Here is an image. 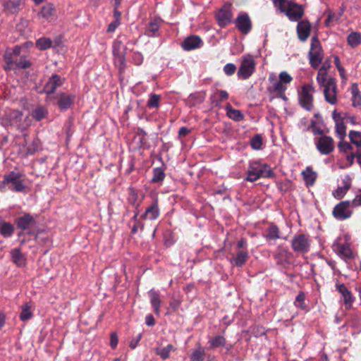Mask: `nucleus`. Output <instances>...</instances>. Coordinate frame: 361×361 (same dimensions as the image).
Instances as JSON below:
<instances>
[{
  "mask_svg": "<svg viewBox=\"0 0 361 361\" xmlns=\"http://www.w3.org/2000/svg\"><path fill=\"white\" fill-rule=\"evenodd\" d=\"M293 81L292 76L286 71H282L277 76L276 73H271L268 77L267 92L272 97L286 99L285 92L288 85Z\"/></svg>",
  "mask_w": 361,
  "mask_h": 361,
  "instance_id": "f257e3e1",
  "label": "nucleus"
},
{
  "mask_svg": "<svg viewBox=\"0 0 361 361\" xmlns=\"http://www.w3.org/2000/svg\"><path fill=\"white\" fill-rule=\"evenodd\" d=\"M245 180L255 182L260 178H270L273 176L271 167L259 161H250L248 164Z\"/></svg>",
  "mask_w": 361,
  "mask_h": 361,
  "instance_id": "f03ea898",
  "label": "nucleus"
},
{
  "mask_svg": "<svg viewBox=\"0 0 361 361\" xmlns=\"http://www.w3.org/2000/svg\"><path fill=\"white\" fill-rule=\"evenodd\" d=\"M256 62L250 54H245L241 58L240 66L237 76L240 80L248 79L255 71Z\"/></svg>",
  "mask_w": 361,
  "mask_h": 361,
  "instance_id": "7ed1b4c3",
  "label": "nucleus"
},
{
  "mask_svg": "<svg viewBox=\"0 0 361 361\" xmlns=\"http://www.w3.org/2000/svg\"><path fill=\"white\" fill-rule=\"evenodd\" d=\"M279 9L281 13H285L290 21H298L304 15L302 6L288 0H286Z\"/></svg>",
  "mask_w": 361,
  "mask_h": 361,
  "instance_id": "20e7f679",
  "label": "nucleus"
},
{
  "mask_svg": "<svg viewBox=\"0 0 361 361\" xmlns=\"http://www.w3.org/2000/svg\"><path fill=\"white\" fill-rule=\"evenodd\" d=\"M311 245L312 239L307 234H296L291 240V247L297 253H307L310 250Z\"/></svg>",
  "mask_w": 361,
  "mask_h": 361,
  "instance_id": "39448f33",
  "label": "nucleus"
},
{
  "mask_svg": "<svg viewBox=\"0 0 361 361\" xmlns=\"http://www.w3.org/2000/svg\"><path fill=\"white\" fill-rule=\"evenodd\" d=\"M309 58L310 65L314 68H317L322 61V49L317 37L312 38Z\"/></svg>",
  "mask_w": 361,
  "mask_h": 361,
  "instance_id": "423d86ee",
  "label": "nucleus"
},
{
  "mask_svg": "<svg viewBox=\"0 0 361 361\" xmlns=\"http://www.w3.org/2000/svg\"><path fill=\"white\" fill-rule=\"evenodd\" d=\"M314 143L317 149L322 155L330 154L335 149L333 138L328 135H322L314 137Z\"/></svg>",
  "mask_w": 361,
  "mask_h": 361,
  "instance_id": "0eeeda50",
  "label": "nucleus"
},
{
  "mask_svg": "<svg viewBox=\"0 0 361 361\" xmlns=\"http://www.w3.org/2000/svg\"><path fill=\"white\" fill-rule=\"evenodd\" d=\"M314 88L310 85H304L299 92V102L301 106L307 111L313 109V93Z\"/></svg>",
  "mask_w": 361,
  "mask_h": 361,
  "instance_id": "6e6552de",
  "label": "nucleus"
},
{
  "mask_svg": "<svg viewBox=\"0 0 361 361\" xmlns=\"http://www.w3.org/2000/svg\"><path fill=\"white\" fill-rule=\"evenodd\" d=\"M6 183L8 184V190L14 192H23L25 189L23 175L19 172L11 171L6 174Z\"/></svg>",
  "mask_w": 361,
  "mask_h": 361,
  "instance_id": "1a4fd4ad",
  "label": "nucleus"
},
{
  "mask_svg": "<svg viewBox=\"0 0 361 361\" xmlns=\"http://www.w3.org/2000/svg\"><path fill=\"white\" fill-rule=\"evenodd\" d=\"M333 250L343 260H348L353 257V253L350 244L342 239H337L332 245Z\"/></svg>",
  "mask_w": 361,
  "mask_h": 361,
  "instance_id": "9d476101",
  "label": "nucleus"
},
{
  "mask_svg": "<svg viewBox=\"0 0 361 361\" xmlns=\"http://www.w3.org/2000/svg\"><path fill=\"white\" fill-rule=\"evenodd\" d=\"M63 83V79L59 75H52L44 86L43 92L47 94L46 101L51 102L54 98L51 94L55 92L57 87L61 86Z\"/></svg>",
  "mask_w": 361,
  "mask_h": 361,
  "instance_id": "9b49d317",
  "label": "nucleus"
},
{
  "mask_svg": "<svg viewBox=\"0 0 361 361\" xmlns=\"http://www.w3.org/2000/svg\"><path fill=\"white\" fill-rule=\"evenodd\" d=\"M18 228L21 229L27 233H31L32 228L36 226V220L30 214H25L16 220Z\"/></svg>",
  "mask_w": 361,
  "mask_h": 361,
  "instance_id": "f8f14e48",
  "label": "nucleus"
},
{
  "mask_svg": "<svg viewBox=\"0 0 361 361\" xmlns=\"http://www.w3.org/2000/svg\"><path fill=\"white\" fill-rule=\"evenodd\" d=\"M216 18L218 25L221 27H224L228 25L233 18V14L230 6L225 5L220 8L216 13Z\"/></svg>",
  "mask_w": 361,
  "mask_h": 361,
  "instance_id": "ddd939ff",
  "label": "nucleus"
},
{
  "mask_svg": "<svg viewBox=\"0 0 361 361\" xmlns=\"http://www.w3.org/2000/svg\"><path fill=\"white\" fill-rule=\"evenodd\" d=\"M350 201H343L338 204L334 209V216L339 220H344L349 218L353 212L350 209Z\"/></svg>",
  "mask_w": 361,
  "mask_h": 361,
  "instance_id": "4468645a",
  "label": "nucleus"
},
{
  "mask_svg": "<svg viewBox=\"0 0 361 361\" xmlns=\"http://www.w3.org/2000/svg\"><path fill=\"white\" fill-rule=\"evenodd\" d=\"M324 94L325 100L331 104H336L337 102L336 97V82L334 78H329L326 86H324Z\"/></svg>",
  "mask_w": 361,
  "mask_h": 361,
  "instance_id": "2eb2a0df",
  "label": "nucleus"
},
{
  "mask_svg": "<svg viewBox=\"0 0 361 361\" xmlns=\"http://www.w3.org/2000/svg\"><path fill=\"white\" fill-rule=\"evenodd\" d=\"M22 51L21 46H16L13 48H8L6 50L4 58L6 63V69L14 68V63Z\"/></svg>",
  "mask_w": 361,
  "mask_h": 361,
  "instance_id": "dca6fc26",
  "label": "nucleus"
},
{
  "mask_svg": "<svg viewBox=\"0 0 361 361\" xmlns=\"http://www.w3.org/2000/svg\"><path fill=\"white\" fill-rule=\"evenodd\" d=\"M160 209L158 204V199L156 198L154 202L146 209L145 213L140 216L141 219L154 221L159 218Z\"/></svg>",
  "mask_w": 361,
  "mask_h": 361,
  "instance_id": "f3484780",
  "label": "nucleus"
},
{
  "mask_svg": "<svg viewBox=\"0 0 361 361\" xmlns=\"http://www.w3.org/2000/svg\"><path fill=\"white\" fill-rule=\"evenodd\" d=\"M56 104L60 109L66 111L69 109L74 102L75 95L66 92H60L57 94Z\"/></svg>",
  "mask_w": 361,
  "mask_h": 361,
  "instance_id": "a211bd4d",
  "label": "nucleus"
},
{
  "mask_svg": "<svg viewBox=\"0 0 361 361\" xmlns=\"http://www.w3.org/2000/svg\"><path fill=\"white\" fill-rule=\"evenodd\" d=\"M236 27L243 34H247L252 27L250 17L246 13L240 14L235 19Z\"/></svg>",
  "mask_w": 361,
  "mask_h": 361,
  "instance_id": "6ab92c4d",
  "label": "nucleus"
},
{
  "mask_svg": "<svg viewBox=\"0 0 361 361\" xmlns=\"http://www.w3.org/2000/svg\"><path fill=\"white\" fill-rule=\"evenodd\" d=\"M7 118L10 125L16 126L18 129H24L29 125L22 123L23 114L18 110L10 111L7 114Z\"/></svg>",
  "mask_w": 361,
  "mask_h": 361,
  "instance_id": "aec40b11",
  "label": "nucleus"
},
{
  "mask_svg": "<svg viewBox=\"0 0 361 361\" xmlns=\"http://www.w3.org/2000/svg\"><path fill=\"white\" fill-rule=\"evenodd\" d=\"M203 45L201 38L197 35H191L182 42V47L184 50L190 51L198 49Z\"/></svg>",
  "mask_w": 361,
  "mask_h": 361,
  "instance_id": "412c9836",
  "label": "nucleus"
},
{
  "mask_svg": "<svg viewBox=\"0 0 361 361\" xmlns=\"http://www.w3.org/2000/svg\"><path fill=\"white\" fill-rule=\"evenodd\" d=\"M310 31L311 25L307 20H302L298 23L297 33L300 41H306L310 36Z\"/></svg>",
  "mask_w": 361,
  "mask_h": 361,
  "instance_id": "4be33fe9",
  "label": "nucleus"
},
{
  "mask_svg": "<svg viewBox=\"0 0 361 361\" xmlns=\"http://www.w3.org/2000/svg\"><path fill=\"white\" fill-rule=\"evenodd\" d=\"M248 259V252L247 250H239L235 256L229 258V262L233 266L241 267L243 266Z\"/></svg>",
  "mask_w": 361,
  "mask_h": 361,
  "instance_id": "5701e85b",
  "label": "nucleus"
},
{
  "mask_svg": "<svg viewBox=\"0 0 361 361\" xmlns=\"http://www.w3.org/2000/svg\"><path fill=\"white\" fill-rule=\"evenodd\" d=\"M148 296L150 300V304L157 315L160 314V307L161 305V300H160L159 293L154 288L148 291Z\"/></svg>",
  "mask_w": 361,
  "mask_h": 361,
  "instance_id": "b1692460",
  "label": "nucleus"
},
{
  "mask_svg": "<svg viewBox=\"0 0 361 361\" xmlns=\"http://www.w3.org/2000/svg\"><path fill=\"white\" fill-rule=\"evenodd\" d=\"M333 118L335 121L336 135L341 140H343L346 136V127L341 116L339 115H336L335 112L333 114Z\"/></svg>",
  "mask_w": 361,
  "mask_h": 361,
  "instance_id": "393cba45",
  "label": "nucleus"
},
{
  "mask_svg": "<svg viewBox=\"0 0 361 361\" xmlns=\"http://www.w3.org/2000/svg\"><path fill=\"white\" fill-rule=\"evenodd\" d=\"M145 195L143 193H139L137 190L133 188H129L128 193V202L131 204L136 209L140 206Z\"/></svg>",
  "mask_w": 361,
  "mask_h": 361,
  "instance_id": "a878e982",
  "label": "nucleus"
},
{
  "mask_svg": "<svg viewBox=\"0 0 361 361\" xmlns=\"http://www.w3.org/2000/svg\"><path fill=\"white\" fill-rule=\"evenodd\" d=\"M21 0H2V6L8 13H16L20 11Z\"/></svg>",
  "mask_w": 361,
  "mask_h": 361,
  "instance_id": "bb28decb",
  "label": "nucleus"
},
{
  "mask_svg": "<svg viewBox=\"0 0 361 361\" xmlns=\"http://www.w3.org/2000/svg\"><path fill=\"white\" fill-rule=\"evenodd\" d=\"M264 238L268 242L276 241L280 238V231L277 226L271 224L266 230L264 234Z\"/></svg>",
  "mask_w": 361,
  "mask_h": 361,
  "instance_id": "cd10ccee",
  "label": "nucleus"
},
{
  "mask_svg": "<svg viewBox=\"0 0 361 361\" xmlns=\"http://www.w3.org/2000/svg\"><path fill=\"white\" fill-rule=\"evenodd\" d=\"M55 14V7L52 4H47L41 8L38 16L47 21H51Z\"/></svg>",
  "mask_w": 361,
  "mask_h": 361,
  "instance_id": "c85d7f7f",
  "label": "nucleus"
},
{
  "mask_svg": "<svg viewBox=\"0 0 361 361\" xmlns=\"http://www.w3.org/2000/svg\"><path fill=\"white\" fill-rule=\"evenodd\" d=\"M160 27V20L154 19L149 23L147 25L145 35L149 37H157L159 35V30Z\"/></svg>",
  "mask_w": 361,
  "mask_h": 361,
  "instance_id": "c756f323",
  "label": "nucleus"
},
{
  "mask_svg": "<svg viewBox=\"0 0 361 361\" xmlns=\"http://www.w3.org/2000/svg\"><path fill=\"white\" fill-rule=\"evenodd\" d=\"M302 175L303 179L307 185H312L317 178V173L314 172L311 167H307L305 171H302Z\"/></svg>",
  "mask_w": 361,
  "mask_h": 361,
  "instance_id": "7c9ffc66",
  "label": "nucleus"
},
{
  "mask_svg": "<svg viewBox=\"0 0 361 361\" xmlns=\"http://www.w3.org/2000/svg\"><path fill=\"white\" fill-rule=\"evenodd\" d=\"M226 110L227 116L235 121H240L244 118L242 112L239 110L233 109L230 104H228L226 106Z\"/></svg>",
  "mask_w": 361,
  "mask_h": 361,
  "instance_id": "2f4dec72",
  "label": "nucleus"
},
{
  "mask_svg": "<svg viewBox=\"0 0 361 361\" xmlns=\"http://www.w3.org/2000/svg\"><path fill=\"white\" fill-rule=\"evenodd\" d=\"M348 44L351 48H355L361 44V33L358 32H352L347 37Z\"/></svg>",
  "mask_w": 361,
  "mask_h": 361,
  "instance_id": "473e14b6",
  "label": "nucleus"
},
{
  "mask_svg": "<svg viewBox=\"0 0 361 361\" xmlns=\"http://www.w3.org/2000/svg\"><path fill=\"white\" fill-rule=\"evenodd\" d=\"M31 115L33 118L39 121L47 116L48 110L44 106H37L32 110Z\"/></svg>",
  "mask_w": 361,
  "mask_h": 361,
  "instance_id": "72a5a7b5",
  "label": "nucleus"
},
{
  "mask_svg": "<svg viewBox=\"0 0 361 361\" xmlns=\"http://www.w3.org/2000/svg\"><path fill=\"white\" fill-rule=\"evenodd\" d=\"M352 102L355 107H361V93L358 90V86L353 84L351 87Z\"/></svg>",
  "mask_w": 361,
  "mask_h": 361,
  "instance_id": "f704fd0d",
  "label": "nucleus"
},
{
  "mask_svg": "<svg viewBox=\"0 0 361 361\" xmlns=\"http://www.w3.org/2000/svg\"><path fill=\"white\" fill-rule=\"evenodd\" d=\"M174 350L175 348L173 345L169 344L165 347L156 348L155 352L161 359L166 360L170 357L171 352Z\"/></svg>",
  "mask_w": 361,
  "mask_h": 361,
  "instance_id": "c9c22d12",
  "label": "nucleus"
},
{
  "mask_svg": "<svg viewBox=\"0 0 361 361\" xmlns=\"http://www.w3.org/2000/svg\"><path fill=\"white\" fill-rule=\"evenodd\" d=\"M338 288L339 292L342 294L343 297V300L345 305L350 306L351 303L353 301V298L352 296L351 293L343 284L340 285Z\"/></svg>",
  "mask_w": 361,
  "mask_h": 361,
  "instance_id": "e433bc0d",
  "label": "nucleus"
},
{
  "mask_svg": "<svg viewBox=\"0 0 361 361\" xmlns=\"http://www.w3.org/2000/svg\"><path fill=\"white\" fill-rule=\"evenodd\" d=\"M205 356V350L201 346L197 347L190 355V361H203Z\"/></svg>",
  "mask_w": 361,
  "mask_h": 361,
  "instance_id": "4c0bfd02",
  "label": "nucleus"
},
{
  "mask_svg": "<svg viewBox=\"0 0 361 361\" xmlns=\"http://www.w3.org/2000/svg\"><path fill=\"white\" fill-rule=\"evenodd\" d=\"M14 231V226L7 222H4L0 224V233L5 238L11 236Z\"/></svg>",
  "mask_w": 361,
  "mask_h": 361,
  "instance_id": "58836bf2",
  "label": "nucleus"
},
{
  "mask_svg": "<svg viewBox=\"0 0 361 361\" xmlns=\"http://www.w3.org/2000/svg\"><path fill=\"white\" fill-rule=\"evenodd\" d=\"M349 138L353 144L356 145L359 149H361V132L350 130L349 132Z\"/></svg>",
  "mask_w": 361,
  "mask_h": 361,
  "instance_id": "ea45409f",
  "label": "nucleus"
},
{
  "mask_svg": "<svg viewBox=\"0 0 361 361\" xmlns=\"http://www.w3.org/2000/svg\"><path fill=\"white\" fill-rule=\"evenodd\" d=\"M209 343L210 344V347L212 348H219L225 345L226 339L224 336L219 335L210 338Z\"/></svg>",
  "mask_w": 361,
  "mask_h": 361,
  "instance_id": "a19ab883",
  "label": "nucleus"
},
{
  "mask_svg": "<svg viewBox=\"0 0 361 361\" xmlns=\"http://www.w3.org/2000/svg\"><path fill=\"white\" fill-rule=\"evenodd\" d=\"M31 306L29 303H25L22 306V311L20 314V319L22 321H27L32 317V313L30 310Z\"/></svg>",
  "mask_w": 361,
  "mask_h": 361,
  "instance_id": "79ce46f5",
  "label": "nucleus"
},
{
  "mask_svg": "<svg viewBox=\"0 0 361 361\" xmlns=\"http://www.w3.org/2000/svg\"><path fill=\"white\" fill-rule=\"evenodd\" d=\"M165 178V173L162 168L157 167L153 169V177L152 181L153 183L161 182Z\"/></svg>",
  "mask_w": 361,
  "mask_h": 361,
  "instance_id": "37998d69",
  "label": "nucleus"
},
{
  "mask_svg": "<svg viewBox=\"0 0 361 361\" xmlns=\"http://www.w3.org/2000/svg\"><path fill=\"white\" fill-rule=\"evenodd\" d=\"M114 56L115 65L118 68L120 72L123 71L126 66L125 54Z\"/></svg>",
  "mask_w": 361,
  "mask_h": 361,
  "instance_id": "c03bdc74",
  "label": "nucleus"
},
{
  "mask_svg": "<svg viewBox=\"0 0 361 361\" xmlns=\"http://www.w3.org/2000/svg\"><path fill=\"white\" fill-rule=\"evenodd\" d=\"M263 145L262 137L260 135H255L250 140V146L255 150H259L262 149Z\"/></svg>",
  "mask_w": 361,
  "mask_h": 361,
  "instance_id": "a18cd8bd",
  "label": "nucleus"
},
{
  "mask_svg": "<svg viewBox=\"0 0 361 361\" xmlns=\"http://www.w3.org/2000/svg\"><path fill=\"white\" fill-rule=\"evenodd\" d=\"M30 66V63L25 56H19L14 63V68H27Z\"/></svg>",
  "mask_w": 361,
  "mask_h": 361,
  "instance_id": "49530a36",
  "label": "nucleus"
},
{
  "mask_svg": "<svg viewBox=\"0 0 361 361\" xmlns=\"http://www.w3.org/2000/svg\"><path fill=\"white\" fill-rule=\"evenodd\" d=\"M160 96L156 94H151L147 101V106L150 109H157L159 105Z\"/></svg>",
  "mask_w": 361,
  "mask_h": 361,
  "instance_id": "de8ad7c7",
  "label": "nucleus"
},
{
  "mask_svg": "<svg viewBox=\"0 0 361 361\" xmlns=\"http://www.w3.org/2000/svg\"><path fill=\"white\" fill-rule=\"evenodd\" d=\"M11 255L15 263L18 265H20L23 263V256L19 249L16 248L11 250Z\"/></svg>",
  "mask_w": 361,
  "mask_h": 361,
  "instance_id": "09e8293b",
  "label": "nucleus"
},
{
  "mask_svg": "<svg viewBox=\"0 0 361 361\" xmlns=\"http://www.w3.org/2000/svg\"><path fill=\"white\" fill-rule=\"evenodd\" d=\"M36 46L40 50H45L51 46V41L49 38H40L36 42Z\"/></svg>",
  "mask_w": 361,
  "mask_h": 361,
  "instance_id": "8fccbe9b",
  "label": "nucleus"
},
{
  "mask_svg": "<svg viewBox=\"0 0 361 361\" xmlns=\"http://www.w3.org/2000/svg\"><path fill=\"white\" fill-rule=\"evenodd\" d=\"M213 97L217 102H222L228 98V94L226 90H216V92L213 94Z\"/></svg>",
  "mask_w": 361,
  "mask_h": 361,
  "instance_id": "3c124183",
  "label": "nucleus"
},
{
  "mask_svg": "<svg viewBox=\"0 0 361 361\" xmlns=\"http://www.w3.org/2000/svg\"><path fill=\"white\" fill-rule=\"evenodd\" d=\"M113 54L114 55L125 54L124 47L121 42L118 39L113 42Z\"/></svg>",
  "mask_w": 361,
  "mask_h": 361,
  "instance_id": "603ef678",
  "label": "nucleus"
},
{
  "mask_svg": "<svg viewBox=\"0 0 361 361\" xmlns=\"http://www.w3.org/2000/svg\"><path fill=\"white\" fill-rule=\"evenodd\" d=\"M288 254V250L286 247H283V246L280 245L277 247V250L274 255V258L278 260L282 259L283 258L286 257Z\"/></svg>",
  "mask_w": 361,
  "mask_h": 361,
  "instance_id": "864d4df0",
  "label": "nucleus"
},
{
  "mask_svg": "<svg viewBox=\"0 0 361 361\" xmlns=\"http://www.w3.org/2000/svg\"><path fill=\"white\" fill-rule=\"evenodd\" d=\"M329 78H327V72L319 71L317 80V82L319 84L320 86H326V82H328Z\"/></svg>",
  "mask_w": 361,
  "mask_h": 361,
  "instance_id": "5fc2aeb1",
  "label": "nucleus"
},
{
  "mask_svg": "<svg viewBox=\"0 0 361 361\" xmlns=\"http://www.w3.org/2000/svg\"><path fill=\"white\" fill-rule=\"evenodd\" d=\"M305 294L303 293H300L297 295L295 300L294 302L295 305L298 307L302 309V310L305 309L306 305L305 304Z\"/></svg>",
  "mask_w": 361,
  "mask_h": 361,
  "instance_id": "6e6d98bb",
  "label": "nucleus"
},
{
  "mask_svg": "<svg viewBox=\"0 0 361 361\" xmlns=\"http://www.w3.org/2000/svg\"><path fill=\"white\" fill-rule=\"evenodd\" d=\"M236 71V66L232 63H226L224 67V72L226 75H232Z\"/></svg>",
  "mask_w": 361,
  "mask_h": 361,
  "instance_id": "4d7b16f0",
  "label": "nucleus"
},
{
  "mask_svg": "<svg viewBox=\"0 0 361 361\" xmlns=\"http://www.w3.org/2000/svg\"><path fill=\"white\" fill-rule=\"evenodd\" d=\"M351 207H357L361 206V190H360L355 196L352 201H350Z\"/></svg>",
  "mask_w": 361,
  "mask_h": 361,
  "instance_id": "13d9d810",
  "label": "nucleus"
},
{
  "mask_svg": "<svg viewBox=\"0 0 361 361\" xmlns=\"http://www.w3.org/2000/svg\"><path fill=\"white\" fill-rule=\"evenodd\" d=\"M132 60L136 66H140L143 62V56L140 52L135 51L133 54Z\"/></svg>",
  "mask_w": 361,
  "mask_h": 361,
  "instance_id": "bf43d9fd",
  "label": "nucleus"
},
{
  "mask_svg": "<svg viewBox=\"0 0 361 361\" xmlns=\"http://www.w3.org/2000/svg\"><path fill=\"white\" fill-rule=\"evenodd\" d=\"M348 190L345 188L343 186H339L334 192V196L337 199L342 198L345 193L347 192Z\"/></svg>",
  "mask_w": 361,
  "mask_h": 361,
  "instance_id": "052dcab7",
  "label": "nucleus"
},
{
  "mask_svg": "<svg viewBox=\"0 0 361 361\" xmlns=\"http://www.w3.org/2000/svg\"><path fill=\"white\" fill-rule=\"evenodd\" d=\"M338 147L341 151H343L344 152H348L350 149H352L351 145L346 142H343V140H341L338 145Z\"/></svg>",
  "mask_w": 361,
  "mask_h": 361,
  "instance_id": "680f3d73",
  "label": "nucleus"
},
{
  "mask_svg": "<svg viewBox=\"0 0 361 361\" xmlns=\"http://www.w3.org/2000/svg\"><path fill=\"white\" fill-rule=\"evenodd\" d=\"M121 22L118 20H114L112 21L108 27L107 32H114L120 25Z\"/></svg>",
  "mask_w": 361,
  "mask_h": 361,
  "instance_id": "e2e57ef3",
  "label": "nucleus"
},
{
  "mask_svg": "<svg viewBox=\"0 0 361 361\" xmlns=\"http://www.w3.org/2000/svg\"><path fill=\"white\" fill-rule=\"evenodd\" d=\"M342 184H343L342 186L344 187L345 188H346L347 190L350 189V188L351 186V178H350V176L346 175L344 176V178L342 180Z\"/></svg>",
  "mask_w": 361,
  "mask_h": 361,
  "instance_id": "0e129e2a",
  "label": "nucleus"
},
{
  "mask_svg": "<svg viewBox=\"0 0 361 361\" xmlns=\"http://www.w3.org/2000/svg\"><path fill=\"white\" fill-rule=\"evenodd\" d=\"M144 228V224L142 221H137L132 228V233L135 234L137 232L138 229L142 230Z\"/></svg>",
  "mask_w": 361,
  "mask_h": 361,
  "instance_id": "69168bd1",
  "label": "nucleus"
},
{
  "mask_svg": "<svg viewBox=\"0 0 361 361\" xmlns=\"http://www.w3.org/2000/svg\"><path fill=\"white\" fill-rule=\"evenodd\" d=\"M142 338V334H139L135 338H133L130 343V347L131 348H135L137 345L139 341H140Z\"/></svg>",
  "mask_w": 361,
  "mask_h": 361,
  "instance_id": "338daca9",
  "label": "nucleus"
},
{
  "mask_svg": "<svg viewBox=\"0 0 361 361\" xmlns=\"http://www.w3.org/2000/svg\"><path fill=\"white\" fill-rule=\"evenodd\" d=\"M190 133V130L186 127H181L178 131V137H182L188 135Z\"/></svg>",
  "mask_w": 361,
  "mask_h": 361,
  "instance_id": "774afa93",
  "label": "nucleus"
}]
</instances>
